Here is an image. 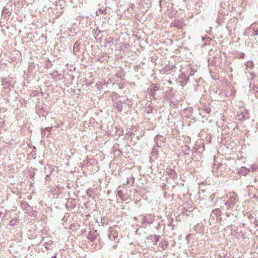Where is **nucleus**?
I'll list each match as a JSON object with an SVG mask.
<instances>
[{
  "mask_svg": "<svg viewBox=\"0 0 258 258\" xmlns=\"http://www.w3.org/2000/svg\"><path fill=\"white\" fill-rule=\"evenodd\" d=\"M115 108L118 112L127 111L132 106L131 101L126 99L123 101H119L113 104Z\"/></svg>",
  "mask_w": 258,
  "mask_h": 258,
  "instance_id": "nucleus-1",
  "label": "nucleus"
},
{
  "mask_svg": "<svg viewBox=\"0 0 258 258\" xmlns=\"http://www.w3.org/2000/svg\"><path fill=\"white\" fill-rule=\"evenodd\" d=\"M165 139L161 135H157L154 138V141L157 147H162L164 145Z\"/></svg>",
  "mask_w": 258,
  "mask_h": 258,
  "instance_id": "nucleus-2",
  "label": "nucleus"
},
{
  "mask_svg": "<svg viewBox=\"0 0 258 258\" xmlns=\"http://www.w3.org/2000/svg\"><path fill=\"white\" fill-rule=\"evenodd\" d=\"M154 221V217L152 215H149L147 216H145L143 218L142 223L143 224H151Z\"/></svg>",
  "mask_w": 258,
  "mask_h": 258,
  "instance_id": "nucleus-3",
  "label": "nucleus"
},
{
  "mask_svg": "<svg viewBox=\"0 0 258 258\" xmlns=\"http://www.w3.org/2000/svg\"><path fill=\"white\" fill-rule=\"evenodd\" d=\"M107 85L108 83H106L105 81L102 80L97 83L96 87L99 90H103L107 87Z\"/></svg>",
  "mask_w": 258,
  "mask_h": 258,
  "instance_id": "nucleus-4",
  "label": "nucleus"
},
{
  "mask_svg": "<svg viewBox=\"0 0 258 258\" xmlns=\"http://www.w3.org/2000/svg\"><path fill=\"white\" fill-rule=\"evenodd\" d=\"M109 233L108 234V238L111 240H116L118 238V234L112 229L109 230Z\"/></svg>",
  "mask_w": 258,
  "mask_h": 258,
  "instance_id": "nucleus-5",
  "label": "nucleus"
},
{
  "mask_svg": "<svg viewBox=\"0 0 258 258\" xmlns=\"http://www.w3.org/2000/svg\"><path fill=\"white\" fill-rule=\"evenodd\" d=\"M236 204V199L234 197H230L229 200L225 203V205L231 207Z\"/></svg>",
  "mask_w": 258,
  "mask_h": 258,
  "instance_id": "nucleus-6",
  "label": "nucleus"
},
{
  "mask_svg": "<svg viewBox=\"0 0 258 258\" xmlns=\"http://www.w3.org/2000/svg\"><path fill=\"white\" fill-rule=\"evenodd\" d=\"M145 112L148 114L153 113V108L151 105V102L146 104L145 106Z\"/></svg>",
  "mask_w": 258,
  "mask_h": 258,
  "instance_id": "nucleus-7",
  "label": "nucleus"
},
{
  "mask_svg": "<svg viewBox=\"0 0 258 258\" xmlns=\"http://www.w3.org/2000/svg\"><path fill=\"white\" fill-rule=\"evenodd\" d=\"M168 245V241L166 240H162L161 241V242L159 243V248L161 249V250H164L167 247Z\"/></svg>",
  "mask_w": 258,
  "mask_h": 258,
  "instance_id": "nucleus-8",
  "label": "nucleus"
},
{
  "mask_svg": "<svg viewBox=\"0 0 258 258\" xmlns=\"http://www.w3.org/2000/svg\"><path fill=\"white\" fill-rule=\"evenodd\" d=\"M149 238L153 240L154 244H156L159 240L160 236L157 235H151L149 236Z\"/></svg>",
  "mask_w": 258,
  "mask_h": 258,
  "instance_id": "nucleus-9",
  "label": "nucleus"
},
{
  "mask_svg": "<svg viewBox=\"0 0 258 258\" xmlns=\"http://www.w3.org/2000/svg\"><path fill=\"white\" fill-rule=\"evenodd\" d=\"M52 241L50 240L45 243V247L47 249H50L52 248Z\"/></svg>",
  "mask_w": 258,
  "mask_h": 258,
  "instance_id": "nucleus-10",
  "label": "nucleus"
},
{
  "mask_svg": "<svg viewBox=\"0 0 258 258\" xmlns=\"http://www.w3.org/2000/svg\"><path fill=\"white\" fill-rule=\"evenodd\" d=\"M149 89L151 91H156L158 89V87L157 86V84H152L150 86Z\"/></svg>",
  "mask_w": 258,
  "mask_h": 258,
  "instance_id": "nucleus-11",
  "label": "nucleus"
},
{
  "mask_svg": "<svg viewBox=\"0 0 258 258\" xmlns=\"http://www.w3.org/2000/svg\"><path fill=\"white\" fill-rule=\"evenodd\" d=\"M182 149H183V151H184V153L185 154H188V153L189 152V150H190L188 146H185L184 147H182Z\"/></svg>",
  "mask_w": 258,
  "mask_h": 258,
  "instance_id": "nucleus-12",
  "label": "nucleus"
},
{
  "mask_svg": "<svg viewBox=\"0 0 258 258\" xmlns=\"http://www.w3.org/2000/svg\"><path fill=\"white\" fill-rule=\"evenodd\" d=\"M258 28V24L253 23L250 26V29H252L253 31L256 30Z\"/></svg>",
  "mask_w": 258,
  "mask_h": 258,
  "instance_id": "nucleus-13",
  "label": "nucleus"
},
{
  "mask_svg": "<svg viewBox=\"0 0 258 258\" xmlns=\"http://www.w3.org/2000/svg\"><path fill=\"white\" fill-rule=\"evenodd\" d=\"M16 221L15 219L12 220L10 221L9 225L11 226H13L16 224Z\"/></svg>",
  "mask_w": 258,
  "mask_h": 258,
  "instance_id": "nucleus-14",
  "label": "nucleus"
},
{
  "mask_svg": "<svg viewBox=\"0 0 258 258\" xmlns=\"http://www.w3.org/2000/svg\"><path fill=\"white\" fill-rule=\"evenodd\" d=\"M46 130H45V129L42 130L41 131V134H42V135H43V136H47H47H49V133H48L47 134H46Z\"/></svg>",
  "mask_w": 258,
  "mask_h": 258,
  "instance_id": "nucleus-15",
  "label": "nucleus"
},
{
  "mask_svg": "<svg viewBox=\"0 0 258 258\" xmlns=\"http://www.w3.org/2000/svg\"><path fill=\"white\" fill-rule=\"evenodd\" d=\"M245 116L243 115V113H241L240 114H239L238 115V119L239 120H242V119H245Z\"/></svg>",
  "mask_w": 258,
  "mask_h": 258,
  "instance_id": "nucleus-16",
  "label": "nucleus"
},
{
  "mask_svg": "<svg viewBox=\"0 0 258 258\" xmlns=\"http://www.w3.org/2000/svg\"><path fill=\"white\" fill-rule=\"evenodd\" d=\"M254 31V33L253 34V35L254 36H257L258 35V27H257V29L256 30H254L253 31Z\"/></svg>",
  "mask_w": 258,
  "mask_h": 258,
  "instance_id": "nucleus-17",
  "label": "nucleus"
},
{
  "mask_svg": "<svg viewBox=\"0 0 258 258\" xmlns=\"http://www.w3.org/2000/svg\"><path fill=\"white\" fill-rule=\"evenodd\" d=\"M51 129V127H47L45 128L46 132H48V133H49Z\"/></svg>",
  "mask_w": 258,
  "mask_h": 258,
  "instance_id": "nucleus-18",
  "label": "nucleus"
},
{
  "mask_svg": "<svg viewBox=\"0 0 258 258\" xmlns=\"http://www.w3.org/2000/svg\"><path fill=\"white\" fill-rule=\"evenodd\" d=\"M154 93L153 92H151V93H150V95L151 96H154Z\"/></svg>",
  "mask_w": 258,
  "mask_h": 258,
  "instance_id": "nucleus-19",
  "label": "nucleus"
},
{
  "mask_svg": "<svg viewBox=\"0 0 258 258\" xmlns=\"http://www.w3.org/2000/svg\"><path fill=\"white\" fill-rule=\"evenodd\" d=\"M51 258H56V255H53L51 257Z\"/></svg>",
  "mask_w": 258,
  "mask_h": 258,
  "instance_id": "nucleus-20",
  "label": "nucleus"
},
{
  "mask_svg": "<svg viewBox=\"0 0 258 258\" xmlns=\"http://www.w3.org/2000/svg\"><path fill=\"white\" fill-rule=\"evenodd\" d=\"M114 94L115 95H117V93H114Z\"/></svg>",
  "mask_w": 258,
  "mask_h": 258,
  "instance_id": "nucleus-21",
  "label": "nucleus"
},
{
  "mask_svg": "<svg viewBox=\"0 0 258 258\" xmlns=\"http://www.w3.org/2000/svg\"><path fill=\"white\" fill-rule=\"evenodd\" d=\"M24 258H27L26 257H25Z\"/></svg>",
  "mask_w": 258,
  "mask_h": 258,
  "instance_id": "nucleus-22",
  "label": "nucleus"
}]
</instances>
